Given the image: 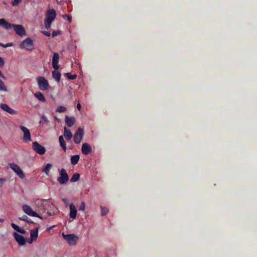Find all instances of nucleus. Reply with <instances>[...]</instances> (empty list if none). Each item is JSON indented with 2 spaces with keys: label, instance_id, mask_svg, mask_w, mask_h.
<instances>
[{
  "label": "nucleus",
  "instance_id": "obj_9",
  "mask_svg": "<svg viewBox=\"0 0 257 257\" xmlns=\"http://www.w3.org/2000/svg\"><path fill=\"white\" fill-rule=\"evenodd\" d=\"M83 135H84V132H83V129L79 127L77 130L76 133L75 134V135L74 136L73 141H74V143L77 144H79L81 142V141L83 138Z\"/></svg>",
  "mask_w": 257,
  "mask_h": 257
},
{
  "label": "nucleus",
  "instance_id": "obj_16",
  "mask_svg": "<svg viewBox=\"0 0 257 257\" xmlns=\"http://www.w3.org/2000/svg\"><path fill=\"white\" fill-rule=\"evenodd\" d=\"M92 151V148L90 145L87 143L82 144L81 148V152L84 155H88Z\"/></svg>",
  "mask_w": 257,
  "mask_h": 257
},
{
  "label": "nucleus",
  "instance_id": "obj_26",
  "mask_svg": "<svg viewBox=\"0 0 257 257\" xmlns=\"http://www.w3.org/2000/svg\"><path fill=\"white\" fill-rule=\"evenodd\" d=\"M80 179L79 174L76 173H75L70 179V182H75L78 181Z\"/></svg>",
  "mask_w": 257,
  "mask_h": 257
},
{
  "label": "nucleus",
  "instance_id": "obj_4",
  "mask_svg": "<svg viewBox=\"0 0 257 257\" xmlns=\"http://www.w3.org/2000/svg\"><path fill=\"white\" fill-rule=\"evenodd\" d=\"M37 79L38 86L41 90H46L48 89L49 84L45 78L42 76H39L37 77Z\"/></svg>",
  "mask_w": 257,
  "mask_h": 257
},
{
  "label": "nucleus",
  "instance_id": "obj_31",
  "mask_svg": "<svg viewBox=\"0 0 257 257\" xmlns=\"http://www.w3.org/2000/svg\"><path fill=\"white\" fill-rule=\"evenodd\" d=\"M66 75L67 78L70 80H74L77 77V75L76 74L72 75L70 73H67Z\"/></svg>",
  "mask_w": 257,
  "mask_h": 257
},
{
  "label": "nucleus",
  "instance_id": "obj_37",
  "mask_svg": "<svg viewBox=\"0 0 257 257\" xmlns=\"http://www.w3.org/2000/svg\"><path fill=\"white\" fill-rule=\"evenodd\" d=\"M63 18H67V19L68 20V21H69V22L71 23V21H72V18H71V16H69L67 15H65L63 16Z\"/></svg>",
  "mask_w": 257,
  "mask_h": 257
},
{
  "label": "nucleus",
  "instance_id": "obj_20",
  "mask_svg": "<svg viewBox=\"0 0 257 257\" xmlns=\"http://www.w3.org/2000/svg\"><path fill=\"white\" fill-rule=\"evenodd\" d=\"M75 122V118L74 117L65 116V122L69 127L72 126Z\"/></svg>",
  "mask_w": 257,
  "mask_h": 257
},
{
  "label": "nucleus",
  "instance_id": "obj_34",
  "mask_svg": "<svg viewBox=\"0 0 257 257\" xmlns=\"http://www.w3.org/2000/svg\"><path fill=\"white\" fill-rule=\"evenodd\" d=\"M85 208V204L84 202H82L79 207V210L80 211H84Z\"/></svg>",
  "mask_w": 257,
  "mask_h": 257
},
{
  "label": "nucleus",
  "instance_id": "obj_23",
  "mask_svg": "<svg viewBox=\"0 0 257 257\" xmlns=\"http://www.w3.org/2000/svg\"><path fill=\"white\" fill-rule=\"evenodd\" d=\"M53 77L57 81L59 82L61 78V73L56 71V70L52 72Z\"/></svg>",
  "mask_w": 257,
  "mask_h": 257
},
{
  "label": "nucleus",
  "instance_id": "obj_42",
  "mask_svg": "<svg viewBox=\"0 0 257 257\" xmlns=\"http://www.w3.org/2000/svg\"><path fill=\"white\" fill-rule=\"evenodd\" d=\"M7 180L5 178H1L0 179V183L1 186H2L5 182H6Z\"/></svg>",
  "mask_w": 257,
  "mask_h": 257
},
{
  "label": "nucleus",
  "instance_id": "obj_32",
  "mask_svg": "<svg viewBox=\"0 0 257 257\" xmlns=\"http://www.w3.org/2000/svg\"><path fill=\"white\" fill-rule=\"evenodd\" d=\"M101 215L104 216L107 214L108 209L106 207H101Z\"/></svg>",
  "mask_w": 257,
  "mask_h": 257
},
{
  "label": "nucleus",
  "instance_id": "obj_46",
  "mask_svg": "<svg viewBox=\"0 0 257 257\" xmlns=\"http://www.w3.org/2000/svg\"><path fill=\"white\" fill-rule=\"evenodd\" d=\"M77 108L78 109V110H80L81 109V104L80 103H78L77 104Z\"/></svg>",
  "mask_w": 257,
  "mask_h": 257
},
{
  "label": "nucleus",
  "instance_id": "obj_6",
  "mask_svg": "<svg viewBox=\"0 0 257 257\" xmlns=\"http://www.w3.org/2000/svg\"><path fill=\"white\" fill-rule=\"evenodd\" d=\"M62 236L70 245H75L78 239L77 236L74 234H65L63 233Z\"/></svg>",
  "mask_w": 257,
  "mask_h": 257
},
{
  "label": "nucleus",
  "instance_id": "obj_45",
  "mask_svg": "<svg viewBox=\"0 0 257 257\" xmlns=\"http://www.w3.org/2000/svg\"><path fill=\"white\" fill-rule=\"evenodd\" d=\"M47 216H52L53 213L51 211H48L47 212Z\"/></svg>",
  "mask_w": 257,
  "mask_h": 257
},
{
  "label": "nucleus",
  "instance_id": "obj_30",
  "mask_svg": "<svg viewBox=\"0 0 257 257\" xmlns=\"http://www.w3.org/2000/svg\"><path fill=\"white\" fill-rule=\"evenodd\" d=\"M57 112H64L66 111V108L63 106H58L56 109Z\"/></svg>",
  "mask_w": 257,
  "mask_h": 257
},
{
  "label": "nucleus",
  "instance_id": "obj_10",
  "mask_svg": "<svg viewBox=\"0 0 257 257\" xmlns=\"http://www.w3.org/2000/svg\"><path fill=\"white\" fill-rule=\"evenodd\" d=\"M10 167L21 179L24 178V173L18 165L14 163H12L10 164Z\"/></svg>",
  "mask_w": 257,
  "mask_h": 257
},
{
  "label": "nucleus",
  "instance_id": "obj_15",
  "mask_svg": "<svg viewBox=\"0 0 257 257\" xmlns=\"http://www.w3.org/2000/svg\"><path fill=\"white\" fill-rule=\"evenodd\" d=\"M38 230L39 227H37L35 229H32L30 231L31 239L28 241L29 243H32L33 241L37 239L38 236Z\"/></svg>",
  "mask_w": 257,
  "mask_h": 257
},
{
  "label": "nucleus",
  "instance_id": "obj_17",
  "mask_svg": "<svg viewBox=\"0 0 257 257\" xmlns=\"http://www.w3.org/2000/svg\"><path fill=\"white\" fill-rule=\"evenodd\" d=\"M70 207V217L72 219H75L76 217L77 209L74 204L71 203L69 205Z\"/></svg>",
  "mask_w": 257,
  "mask_h": 257
},
{
  "label": "nucleus",
  "instance_id": "obj_48",
  "mask_svg": "<svg viewBox=\"0 0 257 257\" xmlns=\"http://www.w3.org/2000/svg\"><path fill=\"white\" fill-rule=\"evenodd\" d=\"M4 221L3 219H0V222H2Z\"/></svg>",
  "mask_w": 257,
  "mask_h": 257
},
{
  "label": "nucleus",
  "instance_id": "obj_3",
  "mask_svg": "<svg viewBox=\"0 0 257 257\" xmlns=\"http://www.w3.org/2000/svg\"><path fill=\"white\" fill-rule=\"evenodd\" d=\"M20 47L21 48L32 51L34 49V44L32 39L30 38H26L21 43Z\"/></svg>",
  "mask_w": 257,
  "mask_h": 257
},
{
  "label": "nucleus",
  "instance_id": "obj_29",
  "mask_svg": "<svg viewBox=\"0 0 257 257\" xmlns=\"http://www.w3.org/2000/svg\"><path fill=\"white\" fill-rule=\"evenodd\" d=\"M19 219L21 220L25 221L28 223H33V221H32L31 219L29 218L28 217L25 215L19 217Z\"/></svg>",
  "mask_w": 257,
  "mask_h": 257
},
{
  "label": "nucleus",
  "instance_id": "obj_38",
  "mask_svg": "<svg viewBox=\"0 0 257 257\" xmlns=\"http://www.w3.org/2000/svg\"><path fill=\"white\" fill-rule=\"evenodd\" d=\"M5 64V62L4 59L0 57V67L2 68L4 67Z\"/></svg>",
  "mask_w": 257,
  "mask_h": 257
},
{
  "label": "nucleus",
  "instance_id": "obj_33",
  "mask_svg": "<svg viewBox=\"0 0 257 257\" xmlns=\"http://www.w3.org/2000/svg\"><path fill=\"white\" fill-rule=\"evenodd\" d=\"M21 1L22 0H14L12 3V5L13 6H16L18 5Z\"/></svg>",
  "mask_w": 257,
  "mask_h": 257
},
{
  "label": "nucleus",
  "instance_id": "obj_8",
  "mask_svg": "<svg viewBox=\"0 0 257 257\" xmlns=\"http://www.w3.org/2000/svg\"><path fill=\"white\" fill-rule=\"evenodd\" d=\"M23 210L24 212L26 213L27 215L33 216V217H37L40 218H42V217L39 215L36 212L34 211L32 208L28 205H24L22 207Z\"/></svg>",
  "mask_w": 257,
  "mask_h": 257
},
{
  "label": "nucleus",
  "instance_id": "obj_43",
  "mask_svg": "<svg viewBox=\"0 0 257 257\" xmlns=\"http://www.w3.org/2000/svg\"><path fill=\"white\" fill-rule=\"evenodd\" d=\"M42 119L44 121H46V122H48V119H47V117H46V116L44 115L42 116Z\"/></svg>",
  "mask_w": 257,
  "mask_h": 257
},
{
  "label": "nucleus",
  "instance_id": "obj_18",
  "mask_svg": "<svg viewBox=\"0 0 257 257\" xmlns=\"http://www.w3.org/2000/svg\"><path fill=\"white\" fill-rule=\"evenodd\" d=\"M0 26H3L6 30H9L13 27V24L8 23L4 19H1Z\"/></svg>",
  "mask_w": 257,
  "mask_h": 257
},
{
  "label": "nucleus",
  "instance_id": "obj_39",
  "mask_svg": "<svg viewBox=\"0 0 257 257\" xmlns=\"http://www.w3.org/2000/svg\"><path fill=\"white\" fill-rule=\"evenodd\" d=\"M62 201L66 206H67L69 205V201L67 198H63Z\"/></svg>",
  "mask_w": 257,
  "mask_h": 257
},
{
  "label": "nucleus",
  "instance_id": "obj_19",
  "mask_svg": "<svg viewBox=\"0 0 257 257\" xmlns=\"http://www.w3.org/2000/svg\"><path fill=\"white\" fill-rule=\"evenodd\" d=\"M1 107L2 109L9 113L10 114H13L15 113V111L11 108L9 105L5 103H2L1 105Z\"/></svg>",
  "mask_w": 257,
  "mask_h": 257
},
{
  "label": "nucleus",
  "instance_id": "obj_22",
  "mask_svg": "<svg viewBox=\"0 0 257 257\" xmlns=\"http://www.w3.org/2000/svg\"><path fill=\"white\" fill-rule=\"evenodd\" d=\"M34 96L40 101L42 102H45L46 101L45 97L42 93L40 92H36L34 94Z\"/></svg>",
  "mask_w": 257,
  "mask_h": 257
},
{
  "label": "nucleus",
  "instance_id": "obj_24",
  "mask_svg": "<svg viewBox=\"0 0 257 257\" xmlns=\"http://www.w3.org/2000/svg\"><path fill=\"white\" fill-rule=\"evenodd\" d=\"M59 141L61 147L62 148L63 150L65 151L66 150V145L62 136H60L59 137Z\"/></svg>",
  "mask_w": 257,
  "mask_h": 257
},
{
  "label": "nucleus",
  "instance_id": "obj_47",
  "mask_svg": "<svg viewBox=\"0 0 257 257\" xmlns=\"http://www.w3.org/2000/svg\"><path fill=\"white\" fill-rule=\"evenodd\" d=\"M5 44L0 42V46H2L3 47L5 48Z\"/></svg>",
  "mask_w": 257,
  "mask_h": 257
},
{
  "label": "nucleus",
  "instance_id": "obj_11",
  "mask_svg": "<svg viewBox=\"0 0 257 257\" xmlns=\"http://www.w3.org/2000/svg\"><path fill=\"white\" fill-rule=\"evenodd\" d=\"M20 128L24 133L23 140L26 142L31 141L30 131L27 127L23 125H21Z\"/></svg>",
  "mask_w": 257,
  "mask_h": 257
},
{
  "label": "nucleus",
  "instance_id": "obj_7",
  "mask_svg": "<svg viewBox=\"0 0 257 257\" xmlns=\"http://www.w3.org/2000/svg\"><path fill=\"white\" fill-rule=\"evenodd\" d=\"M33 149L40 155H44L46 152L44 147L40 145L38 142H35L32 144Z\"/></svg>",
  "mask_w": 257,
  "mask_h": 257
},
{
  "label": "nucleus",
  "instance_id": "obj_35",
  "mask_svg": "<svg viewBox=\"0 0 257 257\" xmlns=\"http://www.w3.org/2000/svg\"><path fill=\"white\" fill-rule=\"evenodd\" d=\"M60 34V31H53L52 34V36L53 37H55V36L59 35Z\"/></svg>",
  "mask_w": 257,
  "mask_h": 257
},
{
  "label": "nucleus",
  "instance_id": "obj_40",
  "mask_svg": "<svg viewBox=\"0 0 257 257\" xmlns=\"http://www.w3.org/2000/svg\"><path fill=\"white\" fill-rule=\"evenodd\" d=\"M17 231L22 234H24L26 232V231L24 229L20 228V227L18 229H17Z\"/></svg>",
  "mask_w": 257,
  "mask_h": 257
},
{
  "label": "nucleus",
  "instance_id": "obj_1",
  "mask_svg": "<svg viewBox=\"0 0 257 257\" xmlns=\"http://www.w3.org/2000/svg\"><path fill=\"white\" fill-rule=\"evenodd\" d=\"M56 16V13L54 9H50L47 11L44 21L45 27L46 29L48 30L50 28L51 24L55 20Z\"/></svg>",
  "mask_w": 257,
  "mask_h": 257
},
{
  "label": "nucleus",
  "instance_id": "obj_36",
  "mask_svg": "<svg viewBox=\"0 0 257 257\" xmlns=\"http://www.w3.org/2000/svg\"><path fill=\"white\" fill-rule=\"evenodd\" d=\"M11 226L16 231H17V229H18L19 228V226L18 225H16V224H15L14 223H12Z\"/></svg>",
  "mask_w": 257,
  "mask_h": 257
},
{
  "label": "nucleus",
  "instance_id": "obj_41",
  "mask_svg": "<svg viewBox=\"0 0 257 257\" xmlns=\"http://www.w3.org/2000/svg\"><path fill=\"white\" fill-rule=\"evenodd\" d=\"M42 33L43 34H44L45 35H46L47 37H49L51 35L50 33L48 31H43Z\"/></svg>",
  "mask_w": 257,
  "mask_h": 257
},
{
  "label": "nucleus",
  "instance_id": "obj_28",
  "mask_svg": "<svg viewBox=\"0 0 257 257\" xmlns=\"http://www.w3.org/2000/svg\"><path fill=\"white\" fill-rule=\"evenodd\" d=\"M0 91L7 92L8 89L4 82L0 79Z\"/></svg>",
  "mask_w": 257,
  "mask_h": 257
},
{
  "label": "nucleus",
  "instance_id": "obj_44",
  "mask_svg": "<svg viewBox=\"0 0 257 257\" xmlns=\"http://www.w3.org/2000/svg\"><path fill=\"white\" fill-rule=\"evenodd\" d=\"M13 45L12 43H7L6 44H5V48H7V47H11Z\"/></svg>",
  "mask_w": 257,
  "mask_h": 257
},
{
  "label": "nucleus",
  "instance_id": "obj_13",
  "mask_svg": "<svg viewBox=\"0 0 257 257\" xmlns=\"http://www.w3.org/2000/svg\"><path fill=\"white\" fill-rule=\"evenodd\" d=\"M13 236L19 245H24L26 244V240L23 236L14 232L13 233Z\"/></svg>",
  "mask_w": 257,
  "mask_h": 257
},
{
  "label": "nucleus",
  "instance_id": "obj_25",
  "mask_svg": "<svg viewBox=\"0 0 257 257\" xmlns=\"http://www.w3.org/2000/svg\"><path fill=\"white\" fill-rule=\"evenodd\" d=\"M79 155H74L72 156L71 158V163L72 165H75L78 163V162L79 160Z\"/></svg>",
  "mask_w": 257,
  "mask_h": 257
},
{
  "label": "nucleus",
  "instance_id": "obj_14",
  "mask_svg": "<svg viewBox=\"0 0 257 257\" xmlns=\"http://www.w3.org/2000/svg\"><path fill=\"white\" fill-rule=\"evenodd\" d=\"M59 59V54L56 52L54 53L52 58V66L55 70L59 69V65H58Z\"/></svg>",
  "mask_w": 257,
  "mask_h": 257
},
{
  "label": "nucleus",
  "instance_id": "obj_12",
  "mask_svg": "<svg viewBox=\"0 0 257 257\" xmlns=\"http://www.w3.org/2000/svg\"><path fill=\"white\" fill-rule=\"evenodd\" d=\"M13 28L18 35L22 36L26 34L25 30L22 25L13 24Z\"/></svg>",
  "mask_w": 257,
  "mask_h": 257
},
{
  "label": "nucleus",
  "instance_id": "obj_21",
  "mask_svg": "<svg viewBox=\"0 0 257 257\" xmlns=\"http://www.w3.org/2000/svg\"><path fill=\"white\" fill-rule=\"evenodd\" d=\"M64 136L67 140H70L72 138V134L68 128L64 127Z\"/></svg>",
  "mask_w": 257,
  "mask_h": 257
},
{
  "label": "nucleus",
  "instance_id": "obj_2",
  "mask_svg": "<svg viewBox=\"0 0 257 257\" xmlns=\"http://www.w3.org/2000/svg\"><path fill=\"white\" fill-rule=\"evenodd\" d=\"M35 204L37 206H41V209L43 210H47L49 208H51L54 205L53 204L48 201L47 200L38 199L35 201Z\"/></svg>",
  "mask_w": 257,
  "mask_h": 257
},
{
  "label": "nucleus",
  "instance_id": "obj_27",
  "mask_svg": "<svg viewBox=\"0 0 257 257\" xmlns=\"http://www.w3.org/2000/svg\"><path fill=\"white\" fill-rule=\"evenodd\" d=\"M52 167V164H47L44 169V170L43 171L45 173V174L47 175H48L50 173V169Z\"/></svg>",
  "mask_w": 257,
  "mask_h": 257
},
{
  "label": "nucleus",
  "instance_id": "obj_5",
  "mask_svg": "<svg viewBox=\"0 0 257 257\" xmlns=\"http://www.w3.org/2000/svg\"><path fill=\"white\" fill-rule=\"evenodd\" d=\"M60 177L57 178L58 182L60 184H65L69 180V176L66 170L64 168L61 169L60 171Z\"/></svg>",
  "mask_w": 257,
  "mask_h": 257
}]
</instances>
